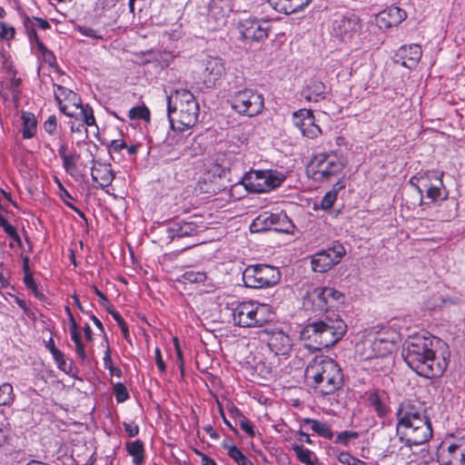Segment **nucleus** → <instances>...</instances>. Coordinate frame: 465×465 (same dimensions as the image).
I'll use <instances>...</instances> for the list:
<instances>
[{"label":"nucleus","mask_w":465,"mask_h":465,"mask_svg":"<svg viewBox=\"0 0 465 465\" xmlns=\"http://www.w3.org/2000/svg\"><path fill=\"white\" fill-rule=\"evenodd\" d=\"M312 302L324 313L318 319H309L301 331V340L313 351H322L337 343L346 333L347 324L334 309L344 302V294L332 287L314 288Z\"/></svg>","instance_id":"obj_1"},{"label":"nucleus","mask_w":465,"mask_h":465,"mask_svg":"<svg viewBox=\"0 0 465 465\" xmlns=\"http://www.w3.org/2000/svg\"><path fill=\"white\" fill-rule=\"evenodd\" d=\"M440 342L433 336L417 333L410 336L403 344L402 357L407 365L418 375L425 378L440 377L447 368L444 358L436 356L435 344Z\"/></svg>","instance_id":"obj_2"},{"label":"nucleus","mask_w":465,"mask_h":465,"mask_svg":"<svg viewBox=\"0 0 465 465\" xmlns=\"http://www.w3.org/2000/svg\"><path fill=\"white\" fill-rule=\"evenodd\" d=\"M397 428L407 430L405 437L406 445L418 446L427 442L432 437V426L426 413L424 405L419 401H403L396 412Z\"/></svg>","instance_id":"obj_3"},{"label":"nucleus","mask_w":465,"mask_h":465,"mask_svg":"<svg viewBox=\"0 0 465 465\" xmlns=\"http://www.w3.org/2000/svg\"><path fill=\"white\" fill-rule=\"evenodd\" d=\"M199 104L189 90H175L167 96V115L172 129L183 132L198 122Z\"/></svg>","instance_id":"obj_4"},{"label":"nucleus","mask_w":465,"mask_h":465,"mask_svg":"<svg viewBox=\"0 0 465 465\" xmlns=\"http://www.w3.org/2000/svg\"><path fill=\"white\" fill-rule=\"evenodd\" d=\"M306 377L313 381V388L322 395L336 392L343 385V374L339 364L329 357L314 358L307 366Z\"/></svg>","instance_id":"obj_5"},{"label":"nucleus","mask_w":465,"mask_h":465,"mask_svg":"<svg viewBox=\"0 0 465 465\" xmlns=\"http://www.w3.org/2000/svg\"><path fill=\"white\" fill-rule=\"evenodd\" d=\"M242 75H236L229 82L232 108L241 115L254 117L264 109V97L257 90L246 88Z\"/></svg>","instance_id":"obj_6"},{"label":"nucleus","mask_w":465,"mask_h":465,"mask_svg":"<svg viewBox=\"0 0 465 465\" xmlns=\"http://www.w3.org/2000/svg\"><path fill=\"white\" fill-rule=\"evenodd\" d=\"M274 312L268 304L244 302L232 309V320L235 325L243 328L262 327L274 318Z\"/></svg>","instance_id":"obj_7"},{"label":"nucleus","mask_w":465,"mask_h":465,"mask_svg":"<svg viewBox=\"0 0 465 465\" xmlns=\"http://www.w3.org/2000/svg\"><path fill=\"white\" fill-rule=\"evenodd\" d=\"M345 165L344 156L336 151H331L314 155L308 169L314 181L325 182L341 173Z\"/></svg>","instance_id":"obj_8"},{"label":"nucleus","mask_w":465,"mask_h":465,"mask_svg":"<svg viewBox=\"0 0 465 465\" xmlns=\"http://www.w3.org/2000/svg\"><path fill=\"white\" fill-rule=\"evenodd\" d=\"M281 277L278 267L265 263L248 265L242 275L244 286L252 289L275 286L280 282Z\"/></svg>","instance_id":"obj_9"},{"label":"nucleus","mask_w":465,"mask_h":465,"mask_svg":"<svg viewBox=\"0 0 465 465\" xmlns=\"http://www.w3.org/2000/svg\"><path fill=\"white\" fill-rule=\"evenodd\" d=\"M345 253L344 246L339 242H335L331 246L312 255V269L316 272H326L334 265L338 264Z\"/></svg>","instance_id":"obj_10"},{"label":"nucleus","mask_w":465,"mask_h":465,"mask_svg":"<svg viewBox=\"0 0 465 465\" xmlns=\"http://www.w3.org/2000/svg\"><path fill=\"white\" fill-rule=\"evenodd\" d=\"M361 27L360 17L353 13H347L333 20L331 35L341 42L348 43L359 35Z\"/></svg>","instance_id":"obj_11"},{"label":"nucleus","mask_w":465,"mask_h":465,"mask_svg":"<svg viewBox=\"0 0 465 465\" xmlns=\"http://www.w3.org/2000/svg\"><path fill=\"white\" fill-rule=\"evenodd\" d=\"M203 65L202 76L205 87L213 88L220 84L226 74L225 62L218 56H208Z\"/></svg>","instance_id":"obj_12"},{"label":"nucleus","mask_w":465,"mask_h":465,"mask_svg":"<svg viewBox=\"0 0 465 465\" xmlns=\"http://www.w3.org/2000/svg\"><path fill=\"white\" fill-rule=\"evenodd\" d=\"M292 123L302 134L309 139L317 138L322 129L315 123V116L310 109H300L292 113Z\"/></svg>","instance_id":"obj_13"},{"label":"nucleus","mask_w":465,"mask_h":465,"mask_svg":"<svg viewBox=\"0 0 465 465\" xmlns=\"http://www.w3.org/2000/svg\"><path fill=\"white\" fill-rule=\"evenodd\" d=\"M271 25L268 21L257 18L243 19L239 24V31L242 38L248 41H261L268 36Z\"/></svg>","instance_id":"obj_14"},{"label":"nucleus","mask_w":465,"mask_h":465,"mask_svg":"<svg viewBox=\"0 0 465 465\" xmlns=\"http://www.w3.org/2000/svg\"><path fill=\"white\" fill-rule=\"evenodd\" d=\"M231 12V0H211L208 5V22L213 29L220 28L226 24Z\"/></svg>","instance_id":"obj_15"},{"label":"nucleus","mask_w":465,"mask_h":465,"mask_svg":"<svg viewBox=\"0 0 465 465\" xmlns=\"http://www.w3.org/2000/svg\"><path fill=\"white\" fill-rule=\"evenodd\" d=\"M265 332L270 334L268 346L272 351L276 355H289L292 351V343L288 334L282 330H272L270 331L265 330Z\"/></svg>","instance_id":"obj_16"},{"label":"nucleus","mask_w":465,"mask_h":465,"mask_svg":"<svg viewBox=\"0 0 465 465\" xmlns=\"http://www.w3.org/2000/svg\"><path fill=\"white\" fill-rule=\"evenodd\" d=\"M407 17L405 10L391 5L380 12L376 16V23L380 28L397 26Z\"/></svg>","instance_id":"obj_17"},{"label":"nucleus","mask_w":465,"mask_h":465,"mask_svg":"<svg viewBox=\"0 0 465 465\" xmlns=\"http://www.w3.org/2000/svg\"><path fill=\"white\" fill-rule=\"evenodd\" d=\"M440 465H465V441L450 444L438 455Z\"/></svg>","instance_id":"obj_18"},{"label":"nucleus","mask_w":465,"mask_h":465,"mask_svg":"<svg viewBox=\"0 0 465 465\" xmlns=\"http://www.w3.org/2000/svg\"><path fill=\"white\" fill-rule=\"evenodd\" d=\"M421 54L422 51L419 45H403L397 51L395 62L411 69L418 64Z\"/></svg>","instance_id":"obj_19"},{"label":"nucleus","mask_w":465,"mask_h":465,"mask_svg":"<svg viewBox=\"0 0 465 465\" xmlns=\"http://www.w3.org/2000/svg\"><path fill=\"white\" fill-rule=\"evenodd\" d=\"M200 231V226L196 223L184 221L174 222L167 228L168 238L171 241L197 235Z\"/></svg>","instance_id":"obj_20"},{"label":"nucleus","mask_w":465,"mask_h":465,"mask_svg":"<svg viewBox=\"0 0 465 465\" xmlns=\"http://www.w3.org/2000/svg\"><path fill=\"white\" fill-rule=\"evenodd\" d=\"M311 0H268V5L278 13L291 15L303 9Z\"/></svg>","instance_id":"obj_21"},{"label":"nucleus","mask_w":465,"mask_h":465,"mask_svg":"<svg viewBox=\"0 0 465 465\" xmlns=\"http://www.w3.org/2000/svg\"><path fill=\"white\" fill-rule=\"evenodd\" d=\"M91 175L92 180L97 183L95 187L101 189L109 186L114 179V173L110 165L102 163L92 168Z\"/></svg>","instance_id":"obj_22"},{"label":"nucleus","mask_w":465,"mask_h":465,"mask_svg":"<svg viewBox=\"0 0 465 465\" xmlns=\"http://www.w3.org/2000/svg\"><path fill=\"white\" fill-rule=\"evenodd\" d=\"M394 347L395 341L388 337H383V334L381 333L371 341V349L373 354L371 357H386L391 353Z\"/></svg>","instance_id":"obj_23"},{"label":"nucleus","mask_w":465,"mask_h":465,"mask_svg":"<svg viewBox=\"0 0 465 465\" xmlns=\"http://www.w3.org/2000/svg\"><path fill=\"white\" fill-rule=\"evenodd\" d=\"M264 170H251L242 178V183L250 193H262Z\"/></svg>","instance_id":"obj_24"},{"label":"nucleus","mask_w":465,"mask_h":465,"mask_svg":"<svg viewBox=\"0 0 465 465\" xmlns=\"http://www.w3.org/2000/svg\"><path fill=\"white\" fill-rule=\"evenodd\" d=\"M325 84L322 82L315 79L311 80L302 91V95L305 100L314 103L325 99Z\"/></svg>","instance_id":"obj_25"},{"label":"nucleus","mask_w":465,"mask_h":465,"mask_svg":"<svg viewBox=\"0 0 465 465\" xmlns=\"http://www.w3.org/2000/svg\"><path fill=\"white\" fill-rule=\"evenodd\" d=\"M58 153L63 161V167L65 172L70 175H74L80 155L74 150L68 151V146L65 143L60 144Z\"/></svg>","instance_id":"obj_26"},{"label":"nucleus","mask_w":465,"mask_h":465,"mask_svg":"<svg viewBox=\"0 0 465 465\" xmlns=\"http://www.w3.org/2000/svg\"><path fill=\"white\" fill-rule=\"evenodd\" d=\"M443 174L444 172H441L439 175H436V183L426 190V198L430 200V203H436L438 201H444L448 198V192L445 190L442 182Z\"/></svg>","instance_id":"obj_27"},{"label":"nucleus","mask_w":465,"mask_h":465,"mask_svg":"<svg viewBox=\"0 0 465 465\" xmlns=\"http://www.w3.org/2000/svg\"><path fill=\"white\" fill-rule=\"evenodd\" d=\"M286 175L277 170H264L262 188L263 193L271 192L282 185L285 181Z\"/></svg>","instance_id":"obj_28"},{"label":"nucleus","mask_w":465,"mask_h":465,"mask_svg":"<svg viewBox=\"0 0 465 465\" xmlns=\"http://www.w3.org/2000/svg\"><path fill=\"white\" fill-rule=\"evenodd\" d=\"M302 423L303 425H310V429L323 439L332 440L334 437V433L331 429V426L326 422L311 418H305L302 420Z\"/></svg>","instance_id":"obj_29"},{"label":"nucleus","mask_w":465,"mask_h":465,"mask_svg":"<svg viewBox=\"0 0 465 465\" xmlns=\"http://www.w3.org/2000/svg\"><path fill=\"white\" fill-rule=\"evenodd\" d=\"M273 219L276 218L272 213L264 212L252 221L250 229L252 232L272 230Z\"/></svg>","instance_id":"obj_30"},{"label":"nucleus","mask_w":465,"mask_h":465,"mask_svg":"<svg viewBox=\"0 0 465 465\" xmlns=\"http://www.w3.org/2000/svg\"><path fill=\"white\" fill-rule=\"evenodd\" d=\"M23 130L22 136L24 139L33 138L37 130V120L35 114L31 112L22 113Z\"/></svg>","instance_id":"obj_31"},{"label":"nucleus","mask_w":465,"mask_h":465,"mask_svg":"<svg viewBox=\"0 0 465 465\" xmlns=\"http://www.w3.org/2000/svg\"><path fill=\"white\" fill-rule=\"evenodd\" d=\"M345 188V183L343 180H338V182L333 185L332 189L325 193L322 197L320 206L322 210L331 209L335 201L337 200L338 193L340 190Z\"/></svg>","instance_id":"obj_32"},{"label":"nucleus","mask_w":465,"mask_h":465,"mask_svg":"<svg viewBox=\"0 0 465 465\" xmlns=\"http://www.w3.org/2000/svg\"><path fill=\"white\" fill-rule=\"evenodd\" d=\"M53 87H54V99L58 104L59 110L66 116L74 117V114L73 112H69L67 110L68 106L66 104H63V101H65V99L67 97V93H65V92H71L72 90H70L64 86H62L60 84H54Z\"/></svg>","instance_id":"obj_33"},{"label":"nucleus","mask_w":465,"mask_h":465,"mask_svg":"<svg viewBox=\"0 0 465 465\" xmlns=\"http://www.w3.org/2000/svg\"><path fill=\"white\" fill-rule=\"evenodd\" d=\"M126 450L133 457V461L136 465H141L144 459V448L141 440H135L126 444Z\"/></svg>","instance_id":"obj_34"},{"label":"nucleus","mask_w":465,"mask_h":465,"mask_svg":"<svg viewBox=\"0 0 465 465\" xmlns=\"http://www.w3.org/2000/svg\"><path fill=\"white\" fill-rule=\"evenodd\" d=\"M273 216L277 219H273L272 230L280 232H290L293 227L292 221L288 218L285 213H273Z\"/></svg>","instance_id":"obj_35"},{"label":"nucleus","mask_w":465,"mask_h":465,"mask_svg":"<svg viewBox=\"0 0 465 465\" xmlns=\"http://www.w3.org/2000/svg\"><path fill=\"white\" fill-rule=\"evenodd\" d=\"M33 22L34 20L30 19L29 16L25 15L23 20V25L30 44H35L36 45L37 50H39V45L44 43L40 40L36 33V30H35V25L33 24Z\"/></svg>","instance_id":"obj_36"},{"label":"nucleus","mask_w":465,"mask_h":465,"mask_svg":"<svg viewBox=\"0 0 465 465\" xmlns=\"http://www.w3.org/2000/svg\"><path fill=\"white\" fill-rule=\"evenodd\" d=\"M58 187L60 189V197L63 203L69 207L71 210L75 212L82 219L86 221L85 214L75 205H74L69 200H73V196L70 194V193L63 186V184L60 183L59 180H56Z\"/></svg>","instance_id":"obj_37"},{"label":"nucleus","mask_w":465,"mask_h":465,"mask_svg":"<svg viewBox=\"0 0 465 465\" xmlns=\"http://www.w3.org/2000/svg\"><path fill=\"white\" fill-rule=\"evenodd\" d=\"M223 447L228 450V456L232 459L237 465H253L252 462L235 445H224Z\"/></svg>","instance_id":"obj_38"},{"label":"nucleus","mask_w":465,"mask_h":465,"mask_svg":"<svg viewBox=\"0 0 465 465\" xmlns=\"http://www.w3.org/2000/svg\"><path fill=\"white\" fill-rule=\"evenodd\" d=\"M368 401L378 416L383 417L388 413V407L381 401L377 392H371L368 396Z\"/></svg>","instance_id":"obj_39"},{"label":"nucleus","mask_w":465,"mask_h":465,"mask_svg":"<svg viewBox=\"0 0 465 465\" xmlns=\"http://www.w3.org/2000/svg\"><path fill=\"white\" fill-rule=\"evenodd\" d=\"M292 449L294 450L297 459L301 462L304 463L305 465H314L312 460V456L314 455L312 451L304 448L302 445L297 444L292 445Z\"/></svg>","instance_id":"obj_40"},{"label":"nucleus","mask_w":465,"mask_h":465,"mask_svg":"<svg viewBox=\"0 0 465 465\" xmlns=\"http://www.w3.org/2000/svg\"><path fill=\"white\" fill-rule=\"evenodd\" d=\"M23 282L26 288L34 293L36 299H38L39 301L45 300V295L39 291L38 284L35 281L33 274L27 273V275H24Z\"/></svg>","instance_id":"obj_41"},{"label":"nucleus","mask_w":465,"mask_h":465,"mask_svg":"<svg viewBox=\"0 0 465 465\" xmlns=\"http://www.w3.org/2000/svg\"><path fill=\"white\" fill-rule=\"evenodd\" d=\"M14 399L13 386L7 382L3 383L0 386V406L10 404Z\"/></svg>","instance_id":"obj_42"},{"label":"nucleus","mask_w":465,"mask_h":465,"mask_svg":"<svg viewBox=\"0 0 465 465\" xmlns=\"http://www.w3.org/2000/svg\"><path fill=\"white\" fill-rule=\"evenodd\" d=\"M128 116L130 119L134 120H150V111L145 105H138L131 108L128 113Z\"/></svg>","instance_id":"obj_43"},{"label":"nucleus","mask_w":465,"mask_h":465,"mask_svg":"<svg viewBox=\"0 0 465 465\" xmlns=\"http://www.w3.org/2000/svg\"><path fill=\"white\" fill-rule=\"evenodd\" d=\"M78 109H81V115L83 118L84 125L87 126H93L95 125V118L94 115V110L93 108L88 104H82V106H79Z\"/></svg>","instance_id":"obj_44"},{"label":"nucleus","mask_w":465,"mask_h":465,"mask_svg":"<svg viewBox=\"0 0 465 465\" xmlns=\"http://www.w3.org/2000/svg\"><path fill=\"white\" fill-rule=\"evenodd\" d=\"M212 174L213 178L221 179L222 177H225L227 174V168L222 166L221 164L213 163L209 167V170L206 173V177L203 178L204 183L209 179V176Z\"/></svg>","instance_id":"obj_45"},{"label":"nucleus","mask_w":465,"mask_h":465,"mask_svg":"<svg viewBox=\"0 0 465 465\" xmlns=\"http://www.w3.org/2000/svg\"><path fill=\"white\" fill-rule=\"evenodd\" d=\"M359 437V433L352 430H344L336 435L334 442L342 446H348L350 441L356 440Z\"/></svg>","instance_id":"obj_46"},{"label":"nucleus","mask_w":465,"mask_h":465,"mask_svg":"<svg viewBox=\"0 0 465 465\" xmlns=\"http://www.w3.org/2000/svg\"><path fill=\"white\" fill-rule=\"evenodd\" d=\"M38 52L42 54L45 63L48 64L51 67L57 66L56 57L52 51H50L45 44L39 45Z\"/></svg>","instance_id":"obj_47"},{"label":"nucleus","mask_w":465,"mask_h":465,"mask_svg":"<svg viewBox=\"0 0 465 465\" xmlns=\"http://www.w3.org/2000/svg\"><path fill=\"white\" fill-rule=\"evenodd\" d=\"M114 393L117 402H124L129 399V393L125 385L122 382H117L114 385Z\"/></svg>","instance_id":"obj_48"},{"label":"nucleus","mask_w":465,"mask_h":465,"mask_svg":"<svg viewBox=\"0 0 465 465\" xmlns=\"http://www.w3.org/2000/svg\"><path fill=\"white\" fill-rule=\"evenodd\" d=\"M172 133H168L163 144L166 147H171L174 145H178L179 143H183L184 140V136L181 134H176V130L172 129Z\"/></svg>","instance_id":"obj_49"},{"label":"nucleus","mask_w":465,"mask_h":465,"mask_svg":"<svg viewBox=\"0 0 465 465\" xmlns=\"http://www.w3.org/2000/svg\"><path fill=\"white\" fill-rule=\"evenodd\" d=\"M15 35V27L7 25L5 22H0V39L8 41L13 39Z\"/></svg>","instance_id":"obj_50"},{"label":"nucleus","mask_w":465,"mask_h":465,"mask_svg":"<svg viewBox=\"0 0 465 465\" xmlns=\"http://www.w3.org/2000/svg\"><path fill=\"white\" fill-rule=\"evenodd\" d=\"M77 31L81 35L94 40L103 39V35L99 33V31L86 25H79L77 27Z\"/></svg>","instance_id":"obj_51"},{"label":"nucleus","mask_w":465,"mask_h":465,"mask_svg":"<svg viewBox=\"0 0 465 465\" xmlns=\"http://www.w3.org/2000/svg\"><path fill=\"white\" fill-rule=\"evenodd\" d=\"M183 277L186 281L190 282H204L207 279L206 273L203 272H186L183 274Z\"/></svg>","instance_id":"obj_52"},{"label":"nucleus","mask_w":465,"mask_h":465,"mask_svg":"<svg viewBox=\"0 0 465 465\" xmlns=\"http://www.w3.org/2000/svg\"><path fill=\"white\" fill-rule=\"evenodd\" d=\"M50 353L52 354L54 361L57 364L58 369L66 372V361L64 359V354L59 349Z\"/></svg>","instance_id":"obj_53"},{"label":"nucleus","mask_w":465,"mask_h":465,"mask_svg":"<svg viewBox=\"0 0 465 465\" xmlns=\"http://www.w3.org/2000/svg\"><path fill=\"white\" fill-rule=\"evenodd\" d=\"M45 131L50 134L54 135L57 131V120L55 115H50L44 123Z\"/></svg>","instance_id":"obj_54"},{"label":"nucleus","mask_w":465,"mask_h":465,"mask_svg":"<svg viewBox=\"0 0 465 465\" xmlns=\"http://www.w3.org/2000/svg\"><path fill=\"white\" fill-rule=\"evenodd\" d=\"M113 318L117 322L119 328L121 329L124 338L126 341H129L130 334H129L128 326H127V323L125 322V321L121 316V314L120 313H113Z\"/></svg>","instance_id":"obj_55"},{"label":"nucleus","mask_w":465,"mask_h":465,"mask_svg":"<svg viewBox=\"0 0 465 465\" xmlns=\"http://www.w3.org/2000/svg\"><path fill=\"white\" fill-rule=\"evenodd\" d=\"M423 173L419 172L409 180V183L418 192L421 199L423 198V189L420 188V179L422 178Z\"/></svg>","instance_id":"obj_56"},{"label":"nucleus","mask_w":465,"mask_h":465,"mask_svg":"<svg viewBox=\"0 0 465 465\" xmlns=\"http://www.w3.org/2000/svg\"><path fill=\"white\" fill-rule=\"evenodd\" d=\"M238 423L242 430H244L250 437H254V427L246 417H242Z\"/></svg>","instance_id":"obj_57"},{"label":"nucleus","mask_w":465,"mask_h":465,"mask_svg":"<svg viewBox=\"0 0 465 465\" xmlns=\"http://www.w3.org/2000/svg\"><path fill=\"white\" fill-rule=\"evenodd\" d=\"M358 458L356 457H353L352 455H351L349 452L347 451H341L338 456H337V460L342 463V464H346V465H355V462L357 460Z\"/></svg>","instance_id":"obj_58"},{"label":"nucleus","mask_w":465,"mask_h":465,"mask_svg":"<svg viewBox=\"0 0 465 465\" xmlns=\"http://www.w3.org/2000/svg\"><path fill=\"white\" fill-rule=\"evenodd\" d=\"M74 350L80 361L83 363L87 361V355L83 341L74 342Z\"/></svg>","instance_id":"obj_59"},{"label":"nucleus","mask_w":465,"mask_h":465,"mask_svg":"<svg viewBox=\"0 0 465 465\" xmlns=\"http://www.w3.org/2000/svg\"><path fill=\"white\" fill-rule=\"evenodd\" d=\"M127 147V143L124 140H112L108 145L110 153H119L122 149Z\"/></svg>","instance_id":"obj_60"},{"label":"nucleus","mask_w":465,"mask_h":465,"mask_svg":"<svg viewBox=\"0 0 465 465\" xmlns=\"http://www.w3.org/2000/svg\"><path fill=\"white\" fill-rule=\"evenodd\" d=\"M66 93H67V97L65 99L66 102L71 104L76 109H78L79 106H82V104H83L82 100L76 93H74L73 91L66 92Z\"/></svg>","instance_id":"obj_61"},{"label":"nucleus","mask_w":465,"mask_h":465,"mask_svg":"<svg viewBox=\"0 0 465 465\" xmlns=\"http://www.w3.org/2000/svg\"><path fill=\"white\" fill-rule=\"evenodd\" d=\"M124 430L131 438L135 437L139 433V426L134 422H124Z\"/></svg>","instance_id":"obj_62"},{"label":"nucleus","mask_w":465,"mask_h":465,"mask_svg":"<svg viewBox=\"0 0 465 465\" xmlns=\"http://www.w3.org/2000/svg\"><path fill=\"white\" fill-rule=\"evenodd\" d=\"M30 19L34 20L33 24L35 25V30H36V28L42 30H48L51 28L50 23L45 19L36 16L30 17Z\"/></svg>","instance_id":"obj_63"},{"label":"nucleus","mask_w":465,"mask_h":465,"mask_svg":"<svg viewBox=\"0 0 465 465\" xmlns=\"http://www.w3.org/2000/svg\"><path fill=\"white\" fill-rule=\"evenodd\" d=\"M21 79L16 78L15 75L10 81L9 90L14 97H17L20 94Z\"/></svg>","instance_id":"obj_64"}]
</instances>
